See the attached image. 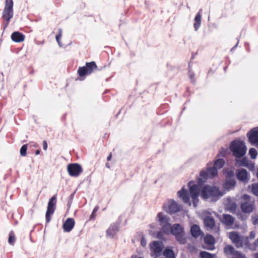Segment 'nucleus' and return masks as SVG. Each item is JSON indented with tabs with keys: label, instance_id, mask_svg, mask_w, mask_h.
<instances>
[{
	"label": "nucleus",
	"instance_id": "obj_1",
	"mask_svg": "<svg viewBox=\"0 0 258 258\" xmlns=\"http://www.w3.org/2000/svg\"><path fill=\"white\" fill-rule=\"evenodd\" d=\"M189 194L192 201L193 206L196 208L199 202V186L192 181L188 183V189L182 187V189L177 192L178 197L181 199L184 203L191 206Z\"/></svg>",
	"mask_w": 258,
	"mask_h": 258
},
{
	"label": "nucleus",
	"instance_id": "obj_2",
	"mask_svg": "<svg viewBox=\"0 0 258 258\" xmlns=\"http://www.w3.org/2000/svg\"><path fill=\"white\" fill-rule=\"evenodd\" d=\"M223 195L219 189L215 186L206 185L201 190V196L205 200L210 199L211 201H216Z\"/></svg>",
	"mask_w": 258,
	"mask_h": 258
},
{
	"label": "nucleus",
	"instance_id": "obj_3",
	"mask_svg": "<svg viewBox=\"0 0 258 258\" xmlns=\"http://www.w3.org/2000/svg\"><path fill=\"white\" fill-rule=\"evenodd\" d=\"M229 148L233 155L236 158H241L244 156L247 150L244 142L238 140L233 141Z\"/></svg>",
	"mask_w": 258,
	"mask_h": 258
},
{
	"label": "nucleus",
	"instance_id": "obj_4",
	"mask_svg": "<svg viewBox=\"0 0 258 258\" xmlns=\"http://www.w3.org/2000/svg\"><path fill=\"white\" fill-rule=\"evenodd\" d=\"M229 237L236 247H244L247 249L248 237L240 236L238 232L232 231L229 233Z\"/></svg>",
	"mask_w": 258,
	"mask_h": 258
},
{
	"label": "nucleus",
	"instance_id": "obj_5",
	"mask_svg": "<svg viewBox=\"0 0 258 258\" xmlns=\"http://www.w3.org/2000/svg\"><path fill=\"white\" fill-rule=\"evenodd\" d=\"M170 233L174 235L176 240L180 244H184L186 242V239L184 236V233L183 227L179 224H175L171 226Z\"/></svg>",
	"mask_w": 258,
	"mask_h": 258
},
{
	"label": "nucleus",
	"instance_id": "obj_6",
	"mask_svg": "<svg viewBox=\"0 0 258 258\" xmlns=\"http://www.w3.org/2000/svg\"><path fill=\"white\" fill-rule=\"evenodd\" d=\"M157 220L161 226L162 231L165 233L169 234L171 226L170 218L164 213L160 212L157 215Z\"/></svg>",
	"mask_w": 258,
	"mask_h": 258
},
{
	"label": "nucleus",
	"instance_id": "obj_7",
	"mask_svg": "<svg viewBox=\"0 0 258 258\" xmlns=\"http://www.w3.org/2000/svg\"><path fill=\"white\" fill-rule=\"evenodd\" d=\"M13 17V0H6L5 6L3 12V17L7 21L6 28L9 24L10 20Z\"/></svg>",
	"mask_w": 258,
	"mask_h": 258
},
{
	"label": "nucleus",
	"instance_id": "obj_8",
	"mask_svg": "<svg viewBox=\"0 0 258 258\" xmlns=\"http://www.w3.org/2000/svg\"><path fill=\"white\" fill-rule=\"evenodd\" d=\"M242 202L241 205L242 211L244 213H250L253 209L254 201L248 195H243L242 197Z\"/></svg>",
	"mask_w": 258,
	"mask_h": 258
},
{
	"label": "nucleus",
	"instance_id": "obj_9",
	"mask_svg": "<svg viewBox=\"0 0 258 258\" xmlns=\"http://www.w3.org/2000/svg\"><path fill=\"white\" fill-rule=\"evenodd\" d=\"M150 247L152 252L151 255L156 258L161 255L164 245L161 241H155L150 244Z\"/></svg>",
	"mask_w": 258,
	"mask_h": 258
},
{
	"label": "nucleus",
	"instance_id": "obj_10",
	"mask_svg": "<svg viewBox=\"0 0 258 258\" xmlns=\"http://www.w3.org/2000/svg\"><path fill=\"white\" fill-rule=\"evenodd\" d=\"M56 205V197H52L49 201L47 211L45 215L46 221L47 223H49L51 220V216L53 214Z\"/></svg>",
	"mask_w": 258,
	"mask_h": 258
},
{
	"label": "nucleus",
	"instance_id": "obj_11",
	"mask_svg": "<svg viewBox=\"0 0 258 258\" xmlns=\"http://www.w3.org/2000/svg\"><path fill=\"white\" fill-rule=\"evenodd\" d=\"M181 207L174 200H169L166 204L163 206L165 211L170 214L175 213L180 211Z\"/></svg>",
	"mask_w": 258,
	"mask_h": 258
},
{
	"label": "nucleus",
	"instance_id": "obj_12",
	"mask_svg": "<svg viewBox=\"0 0 258 258\" xmlns=\"http://www.w3.org/2000/svg\"><path fill=\"white\" fill-rule=\"evenodd\" d=\"M217 175V170L215 168L208 167L206 171H202L200 172V178L199 179L200 180H206L208 178H212L215 177Z\"/></svg>",
	"mask_w": 258,
	"mask_h": 258
},
{
	"label": "nucleus",
	"instance_id": "obj_13",
	"mask_svg": "<svg viewBox=\"0 0 258 258\" xmlns=\"http://www.w3.org/2000/svg\"><path fill=\"white\" fill-rule=\"evenodd\" d=\"M67 170L69 175L74 177L78 176L83 172L82 167L77 163L69 164Z\"/></svg>",
	"mask_w": 258,
	"mask_h": 258
},
{
	"label": "nucleus",
	"instance_id": "obj_14",
	"mask_svg": "<svg viewBox=\"0 0 258 258\" xmlns=\"http://www.w3.org/2000/svg\"><path fill=\"white\" fill-rule=\"evenodd\" d=\"M75 222L74 219L68 218L63 224V229L65 232H70L75 226Z\"/></svg>",
	"mask_w": 258,
	"mask_h": 258
},
{
	"label": "nucleus",
	"instance_id": "obj_15",
	"mask_svg": "<svg viewBox=\"0 0 258 258\" xmlns=\"http://www.w3.org/2000/svg\"><path fill=\"white\" fill-rule=\"evenodd\" d=\"M204 223L207 230L212 229L215 225L214 219L209 216H206L204 219Z\"/></svg>",
	"mask_w": 258,
	"mask_h": 258
},
{
	"label": "nucleus",
	"instance_id": "obj_16",
	"mask_svg": "<svg viewBox=\"0 0 258 258\" xmlns=\"http://www.w3.org/2000/svg\"><path fill=\"white\" fill-rule=\"evenodd\" d=\"M247 172L244 169L237 170V177L238 180L245 182L247 181Z\"/></svg>",
	"mask_w": 258,
	"mask_h": 258
},
{
	"label": "nucleus",
	"instance_id": "obj_17",
	"mask_svg": "<svg viewBox=\"0 0 258 258\" xmlns=\"http://www.w3.org/2000/svg\"><path fill=\"white\" fill-rule=\"evenodd\" d=\"M204 241L206 244L208 245L209 247L207 249L213 250L214 249L213 244L215 243V238L211 235H207L204 238Z\"/></svg>",
	"mask_w": 258,
	"mask_h": 258
},
{
	"label": "nucleus",
	"instance_id": "obj_18",
	"mask_svg": "<svg viewBox=\"0 0 258 258\" xmlns=\"http://www.w3.org/2000/svg\"><path fill=\"white\" fill-rule=\"evenodd\" d=\"M11 39L16 42H21L24 40L25 35L19 32H14L11 35Z\"/></svg>",
	"mask_w": 258,
	"mask_h": 258
},
{
	"label": "nucleus",
	"instance_id": "obj_19",
	"mask_svg": "<svg viewBox=\"0 0 258 258\" xmlns=\"http://www.w3.org/2000/svg\"><path fill=\"white\" fill-rule=\"evenodd\" d=\"M118 231V227L116 224L110 225L109 228L106 231V235L107 236L113 237Z\"/></svg>",
	"mask_w": 258,
	"mask_h": 258
},
{
	"label": "nucleus",
	"instance_id": "obj_20",
	"mask_svg": "<svg viewBox=\"0 0 258 258\" xmlns=\"http://www.w3.org/2000/svg\"><path fill=\"white\" fill-rule=\"evenodd\" d=\"M222 222L226 226H231L234 222L233 217L229 214H224L223 215V218Z\"/></svg>",
	"mask_w": 258,
	"mask_h": 258
},
{
	"label": "nucleus",
	"instance_id": "obj_21",
	"mask_svg": "<svg viewBox=\"0 0 258 258\" xmlns=\"http://www.w3.org/2000/svg\"><path fill=\"white\" fill-rule=\"evenodd\" d=\"M201 11L202 10H200L194 19L195 23L194 24V27L195 31H197L201 25Z\"/></svg>",
	"mask_w": 258,
	"mask_h": 258
},
{
	"label": "nucleus",
	"instance_id": "obj_22",
	"mask_svg": "<svg viewBox=\"0 0 258 258\" xmlns=\"http://www.w3.org/2000/svg\"><path fill=\"white\" fill-rule=\"evenodd\" d=\"M190 232L192 236L195 237H198L202 233L200 227L197 225H194L191 226Z\"/></svg>",
	"mask_w": 258,
	"mask_h": 258
},
{
	"label": "nucleus",
	"instance_id": "obj_23",
	"mask_svg": "<svg viewBox=\"0 0 258 258\" xmlns=\"http://www.w3.org/2000/svg\"><path fill=\"white\" fill-rule=\"evenodd\" d=\"M85 67L88 75L91 74L94 70L97 69V66L94 61L87 62Z\"/></svg>",
	"mask_w": 258,
	"mask_h": 258
},
{
	"label": "nucleus",
	"instance_id": "obj_24",
	"mask_svg": "<svg viewBox=\"0 0 258 258\" xmlns=\"http://www.w3.org/2000/svg\"><path fill=\"white\" fill-rule=\"evenodd\" d=\"M235 184L236 182L234 179H227L224 184V187L227 190H230L233 188L235 186Z\"/></svg>",
	"mask_w": 258,
	"mask_h": 258
},
{
	"label": "nucleus",
	"instance_id": "obj_25",
	"mask_svg": "<svg viewBox=\"0 0 258 258\" xmlns=\"http://www.w3.org/2000/svg\"><path fill=\"white\" fill-rule=\"evenodd\" d=\"M224 164L225 161L223 159H218L217 160H215L213 167L215 168V169H216V170H217L218 169L222 168Z\"/></svg>",
	"mask_w": 258,
	"mask_h": 258
},
{
	"label": "nucleus",
	"instance_id": "obj_26",
	"mask_svg": "<svg viewBox=\"0 0 258 258\" xmlns=\"http://www.w3.org/2000/svg\"><path fill=\"white\" fill-rule=\"evenodd\" d=\"M224 251L225 253L226 254L234 255L235 252H236L237 250H235L234 247L232 246L228 245L225 246Z\"/></svg>",
	"mask_w": 258,
	"mask_h": 258
},
{
	"label": "nucleus",
	"instance_id": "obj_27",
	"mask_svg": "<svg viewBox=\"0 0 258 258\" xmlns=\"http://www.w3.org/2000/svg\"><path fill=\"white\" fill-rule=\"evenodd\" d=\"M258 247V238L256 239V240L253 243H250L248 240V244L247 246V249H249L251 250H255L256 247Z\"/></svg>",
	"mask_w": 258,
	"mask_h": 258
},
{
	"label": "nucleus",
	"instance_id": "obj_28",
	"mask_svg": "<svg viewBox=\"0 0 258 258\" xmlns=\"http://www.w3.org/2000/svg\"><path fill=\"white\" fill-rule=\"evenodd\" d=\"M163 255L167 258H175L173 251L170 249H165L163 251Z\"/></svg>",
	"mask_w": 258,
	"mask_h": 258
},
{
	"label": "nucleus",
	"instance_id": "obj_29",
	"mask_svg": "<svg viewBox=\"0 0 258 258\" xmlns=\"http://www.w3.org/2000/svg\"><path fill=\"white\" fill-rule=\"evenodd\" d=\"M16 240L14 233L13 231H11L9 234V237L8 239V242L11 245H14Z\"/></svg>",
	"mask_w": 258,
	"mask_h": 258
},
{
	"label": "nucleus",
	"instance_id": "obj_30",
	"mask_svg": "<svg viewBox=\"0 0 258 258\" xmlns=\"http://www.w3.org/2000/svg\"><path fill=\"white\" fill-rule=\"evenodd\" d=\"M61 35H62V30H61V29H58V34L56 36L55 38H56V40L58 45L60 47H62V46H63L62 44L60 42V39L61 37Z\"/></svg>",
	"mask_w": 258,
	"mask_h": 258
},
{
	"label": "nucleus",
	"instance_id": "obj_31",
	"mask_svg": "<svg viewBox=\"0 0 258 258\" xmlns=\"http://www.w3.org/2000/svg\"><path fill=\"white\" fill-rule=\"evenodd\" d=\"M200 256L202 258H214L215 255L206 251H201L200 252Z\"/></svg>",
	"mask_w": 258,
	"mask_h": 258
},
{
	"label": "nucleus",
	"instance_id": "obj_32",
	"mask_svg": "<svg viewBox=\"0 0 258 258\" xmlns=\"http://www.w3.org/2000/svg\"><path fill=\"white\" fill-rule=\"evenodd\" d=\"M78 72L79 76L81 77H83L85 75H88L85 67L79 68Z\"/></svg>",
	"mask_w": 258,
	"mask_h": 258
},
{
	"label": "nucleus",
	"instance_id": "obj_33",
	"mask_svg": "<svg viewBox=\"0 0 258 258\" xmlns=\"http://www.w3.org/2000/svg\"><path fill=\"white\" fill-rule=\"evenodd\" d=\"M249 154L251 158L255 159L257 155V151L254 148H250L249 151Z\"/></svg>",
	"mask_w": 258,
	"mask_h": 258
},
{
	"label": "nucleus",
	"instance_id": "obj_34",
	"mask_svg": "<svg viewBox=\"0 0 258 258\" xmlns=\"http://www.w3.org/2000/svg\"><path fill=\"white\" fill-rule=\"evenodd\" d=\"M251 191L254 195L258 196V183H255L252 185Z\"/></svg>",
	"mask_w": 258,
	"mask_h": 258
},
{
	"label": "nucleus",
	"instance_id": "obj_35",
	"mask_svg": "<svg viewBox=\"0 0 258 258\" xmlns=\"http://www.w3.org/2000/svg\"><path fill=\"white\" fill-rule=\"evenodd\" d=\"M27 149V145H24L20 149V154L21 156H25L26 155V152Z\"/></svg>",
	"mask_w": 258,
	"mask_h": 258
},
{
	"label": "nucleus",
	"instance_id": "obj_36",
	"mask_svg": "<svg viewBox=\"0 0 258 258\" xmlns=\"http://www.w3.org/2000/svg\"><path fill=\"white\" fill-rule=\"evenodd\" d=\"M233 258H246L245 256L241 252L236 251L234 254Z\"/></svg>",
	"mask_w": 258,
	"mask_h": 258
},
{
	"label": "nucleus",
	"instance_id": "obj_37",
	"mask_svg": "<svg viewBox=\"0 0 258 258\" xmlns=\"http://www.w3.org/2000/svg\"><path fill=\"white\" fill-rule=\"evenodd\" d=\"M228 152V150L226 148H222L219 153V155L221 157H225Z\"/></svg>",
	"mask_w": 258,
	"mask_h": 258
},
{
	"label": "nucleus",
	"instance_id": "obj_38",
	"mask_svg": "<svg viewBox=\"0 0 258 258\" xmlns=\"http://www.w3.org/2000/svg\"><path fill=\"white\" fill-rule=\"evenodd\" d=\"M252 222L253 224L256 225L258 224V215L256 214H253L251 217Z\"/></svg>",
	"mask_w": 258,
	"mask_h": 258
},
{
	"label": "nucleus",
	"instance_id": "obj_39",
	"mask_svg": "<svg viewBox=\"0 0 258 258\" xmlns=\"http://www.w3.org/2000/svg\"><path fill=\"white\" fill-rule=\"evenodd\" d=\"M236 164L239 166H245V160L243 159L242 160H237Z\"/></svg>",
	"mask_w": 258,
	"mask_h": 258
},
{
	"label": "nucleus",
	"instance_id": "obj_40",
	"mask_svg": "<svg viewBox=\"0 0 258 258\" xmlns=\"http://www.w3.org/2000/svg\"><path fill=\"white\" fill-rule=\"evenodd\" d=\"M255 236V233L254 231H251L250 233V234L249 235V237H248V239H253Z\"/></svg>",
	"mask_w": 258,
	"mask_h": 258
},
{
	"label": "nucleus",
	"instance_id": "obj_41",
	"mask_svg": "<svg viewBox=\"0 0 258 258\" xmlns=\"http://www.w3.org/2000/svg\"><path fill=\"white\" fill-rule=\"evenodd\" d=\"M147 242L146 239L143 237L141 241V244L143 246L145 247L146 245Z\"/></svg>",
	"mask_w": 258,
	"mask_h": 258
},
{
	"label": "nucleus",
	"instance_id": "obj_42",
	"mask_svg": "<svg viewBox=\"0 0 258 258\" xmlns=\"http://www.w3.org/2000/svg\"><path fill=\"white\" fill-rule=\"evenodd\" d=\"M43 149L44 150H46L47 149V142L45 141H44L43 142Z\"/></svg>",
	"mask_w": 258,
	"mask_h": 258
},
{
	"label": "nucleus",
	"instance_id": "obj_43",
	"mask_svg": "<svg viewBox=\"0 0 258 258\" xmlns=\"http://www.w3.org/2000/svg\"><path fill=\"white\" fill-rule=\"evenodd\" d=\"M98 208L97 207H96L94 209V210H93L92 213L91 214V217L93 216L94 214L95 213V212L98 210Z\"/></svg>",
	"mask_w": 258,
	"mask_h": 258
},
{
	"label": "nucleus",
	"instance_id": "obj_44",
	"mask_svg": "<svg viewBox=\"0 0 258 258\" xmlns=\"http://www.w3.org/2000/svg\"><path fill=\"white\" fill-rule=\"evenodd\" d=\"M235 208H236L235 204L234 203H232L231 204V206L230 208L231 209H234Z\"/></svg>",
	"mask_w": 258,
	"mask_h": 258
},
{
	"label": "nucleus",
	"instance_id": "obj_45",
	"mask_svg": "<svg viewBox=\"0 0 258 258\" xmlns=\"http://www.w3.org/2000/svg\"><path fill=\"white\" fill-rule=\"evenodd\" d=\"M189 77H190L191 80H192V79L194 78V74L192 73H189Z\"/></svg>",
	"mask_w": 258,
	"mask_h": 258
},
{
	"label": "nucleus",
	"instance_id": "obj_46",
	"mask_svg": "<svg viewBox=\"0 0 258 258\" xmlns=\"http://www.w3.org/2000/svg\"><path fill=\"white\" fill-rule=\"evenodd\" d=\"M111 156H112V155H111V154L110 153V154H109V155L107 157V160L108 161L110 160H111Z\"/></svg>",
	"mask_w": 258,
	"mask_h": 258
},
{
	"label": "nucleus",
	"instance_id": "obj_47",
	"mask_svg": "<svg viewBox=\"0 0 258 258\" xmlns=\"http://www.w3.org/2000/svg\"><path fill=\"white\" fill-rule=\"evenodd\" d=\"M36 153V155H38V154H40V151H39V150H37V151H36V153Z\"/></svg>",
	"mask_w": 258,
	"mask_h": 258
},
{
	"label": "nucleus",
	"instance_id": "obj_48",
	"mask_svg": "<svg viewBox=\"0 0 258 258\" xmlns=\"http://www.w3.org/2000/svg\"><path fill=\"white\" fill-rule=\"evenodd\" d=\"M254 258H258V253L254 254Z\"/></svg>",
	"mask_w": 258,
	"mask_h": 258
},
{
	"label": "nucleus",
	"instance_id": "obj_49",
	"mask_svg": "<svg viewBox=\"0 0 258 258\" xmlns=\"http://www.w3.org/2000/svg\"><path fill=\"white\" fill-rule=\"evenodd\" d=\"M132 258H143V257H141V256L137 257V256H132Z\"/></svg>",
	"mask_w": 258,
	"mask_h": 258
},
{
	"label": "nucleus",
	"instance_id": "obj_50",
	"mask_svg": "<svg viewBox=\"0 0 258 258\" xmlns=\"http://www.w3.org/2000/svg\"><path fill=\"white\" fill-rule=\"evenodd\" d=\"M106 167L107 168H109V165H108V163L106 164Z\"/></svg>",
	"mask_w": 258,
	"mask_h": 258
},
{
	"label": "nucleus",
	"instance_id": "obj_51",
	"mask_svg": "<svg viewBox=\"0 0 258 258\" xmlns=\"http://www.w3.org/2000/svg\"><path fill=\"white\" fill-rule=\"evenodd\" d=\"M256 176H257V177L258 178V170H257V173H256Z\"/></svg>",
	"mask_w": 258,
	"mask_h": 258
}]
</instances>
